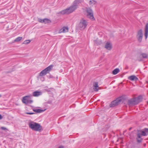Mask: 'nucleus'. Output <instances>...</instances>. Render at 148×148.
<instances>
[{
	"label": "nucleus",
	"instance_id": "nucleus-28",
	"mask_svg": "<svg viewBox=\"0 0 148 148\" xmlns=\"http://www.w3.org/2000/svg\"><path fill=\"white\" fill-rule=\"evenodd\" d=\"M48 77L49 78H54V77L51 75H50Z\"/></svg>",
	"mask_w": 148,
	"mask_h": 148
},
{
	"label": "nucleus",
	"instance_id": "nucleus-17",
	"mask_svg": "<svg viewBox=\"0 0 148 148\" xmlns=\"http://www.w3.org/2000/svg\"><path fill=\"white\" fill-rule=\"evenodd\" d=\"M93 86L94 87V88H93L94 91L96 92L97 91L99 90L98 88H97L98 87V82H95Z\"/></svg>",
	"mask_w": 148,
	"mask_h": 148
},
{
	"label": "nucleus",
	"instance_id": "nucleus-4",
	"mask_svg": "<svg viewBox=\"0 0 148 148\" xmlns=\"http://www.w3.org/2000/svg\"><path fill=\"white\" fill-rule=\"evenodd\" d=\"M53 65H49L44 69L42 70L39 73V75L37 77L39 78L40 77H42L46 75L47 74L49 73L52 69Z\"/></svg>",
	"mask_w": 148,
	"mask_h": 148
},
{
	"label": "nucleus",
	"instance_id": "nucleus-7",
	"mask_svg": "<svg viewBox=\"0 0 148 148\" xmlns=\"http://www.w3.org/2000/svg\"><path fill=\"white\" fill-rule=\"evenodd\" d=\"M121 101L122 98L121 97L118 98L116 100L111 102L110 105V107H114L119 104Z\"/></svg>",
	"mask_w": 148,
	"mask_h": 148
},
{
	"label": "nucleus",
	"instance_id": "nucleus-1",
	"mask_svg": "<svg viewBox=\"0 0 148 148\" xmlns=\"http://www.w3.org/2000/svg\"><path fill=\"white\" fill-rule=\"evenodd\" d=\"M80 2V0H75L73 2V5L66 9L57 12L56 14H61L64 15V14H69L71 13L77 9L78 7V4Z\"/></svg>",
	"mask_w": 148,
	"mask_h": 148
},
{
	"label": "nucleus",
	"instance_id": "nucleus-22",
	"mask_svg": "<svg viewBox=\"0 0 148 148\" xmlns=\"http://www.w3.org/2000/svg\"><path fill=\"white\" fill-rule=\"evenodd\" d=\"M22 38V37H19L16 38L14 40V42H18L20 41Z\"/></svg>",
	"mask_w": 148,
	"mask_h": 148
},
{
	"label": "nucleus",
	"instance_id": "nucleus-6",
	"mask_svg": "<svg viewBox=\"0 0 148 148\" xmlns=\"http://www.w3.org/2000/svg\"><path fill=\"white\" fill-rule=\"evenodd\" d=\"M88 25V22L86 20L83 18L82 19L78 24V28L81 30L85 29Z\"/></svg>",
	"mask_w": 148,
	"mask_h": 148
},
{
	"label": "nucleus",
	"instance_id": "nucleus-18",
	"mask_svg": "<svg viewBox=\"0 0 148 148\" xmlns=\"http://www.w3.org/2000/svg\"><path fill=\"white\" fill-rule=\"evenodd\" d=\"M33 110L34 112H35L37 113H40L43 112L45 110H43L40 109H33Z\"/></svg>",
	"mask_w": 148,
	"mask_h": 148
},
{
	"label": "nucleus",
	"instance_id": "nucleus-31",
	"mask_svg": "<svg viewBox=\"0 0 148 148\" xmlns=\"http://www.w3.org/2000/svg\"><path fill=\"white\" fill-rule=\"evenodd\" d=\"M2 118H3L2 116V115L1 114H0V120L2 119Z\"/></svg>",
	"mask_w": 148,
	"mask_h": 148
},
{
	"label": "nucleus",
	"instance_id": "nucleus-20",
	"mask_svg": "<svg viewBox=\"0 0 148 148\" xmlns=\"http://www.w3.org/2000/svg\"><path fill=\"white\" fill-rule=\"evenodd\" d=\"M140 56L143 58H147L148 57V55L145 53H142L140 54Z\"/></svg>",
	"mask_w": 148,
	"mask_h": 148
},
{
	"label": "nucleus",
	"instance_id": "nucleus-27",
	"mask_svg": "<svg viewBox=\"0 0 148 148\" xmlns=\"http://www.w3.org/2000/svg\"><path fill=\"white\" fill-rule=\"evenodd\" d=\"M35 113L34 112H26L25 113V114H30V115H32L35 114Z\"/></svg>",
	"mask_w": 148,
	"mask_h": 148
},
{
	"label": "nucleus",
	"instance_id": "nucleus-33",
	"mask_svg": "<svg viewBox=\"0 0 148 148\" xmlns=\"http://www.w3.org/2000/svg\"><path fill=\"white\" fill-rule=\"evenodd\" d=\"M131 129V128H130V129L129 130H130Z\"/></svg>",
	"mask_w": 148,
	"mask_h": 148
},
{
	"label": "nucleus",
	"instance_id": "nucleus-13",
	"mask_svg": "<svg viewBox=\"0 0 148 148\" xmlns=\"http://www.w3.org/2000/svg\"><path fill=\"white\" fill-rule=\"evenodd\" d=\"M69 28L68 27H64L61 29L60 30V33H65L68 32Z\"/></svg>",
	"mask_w": 148,
	"mask_h": 148
},
{
	"label": "nucleus",
	"instance_id": "nucleus-19",
	"mask_svg": "<svg viewBox=\"0 0 148 148\" xmlns=\"http://www.w3.org/2000/svg\"><path fill=\"white\" fill-rule=\"evenodd\" d=\"M120 71L119 69V68H117L114 69L112 71V74L113 75H116Z\"/></svg>",
	"mask_w": 148,
	"mask_h": 148
},
{
	"label": "nucleus",
	"instance_id": "nucleus-8",
	"mask_svg": "<svg viewBox=\"0 0 148 148\" xmlns=\"http://www.w3.org/2000/svg\"><path fill=\"white\" fill-rule=\"evenodd\" d=\"M29 96H26L23 97L22 99V102L23 103L25 104H31L33 102V100L30 99L29 98Z\"/></svg>",
	"mask_w": 148,
	"mask_h": 148
},
{
	"label": "nucleus",
	"instance_id": "nucleus-11",
	"mask_svg": "<svg viewBox=\"0 0 148 148\" xmlns=\"http://www.w3.org/2000/svg\"><path fill=\"white\" fill-rule=\"evenodd\" d=\"M139 133L142 136H146L148 134V128H145L144 130L140 131Z\"/></svg>",
	"mask_w": 148,
	"mask_h": 148
},
{
	"label": "nucleus",
	"instance_id": "nucleus-21",
	"mask_svg": "<svg viewBox=\"0 0 148 148\" xmlns=\"http://www.w3.org/2000/svg\"><path fill=\"white\" fill-rule=\"evenodd\" d=\"M45 21L44 23L45 24L46 23H50L51 22V20L48 18H44Z\"/></svg>",
	"mask_w": 148,
	"mask_h": 148
},
{
	"label": "nucleus",
	"instance_id": "nucleus-30",
	"mask_svg": "<svg viewBox=\"0 0 148 148\" xmlns=\"http://www.w3.org/2000/svg\"><path fill=\"white\" fill-rule=\"evenodd\" d=\"M41 80H42V81H43L44 80V78L43 77H41L40 78Z\"/></svg>",
	"mask_w": 148,
	"mask_h": 148
},
{
	"label": "nucleus",
	"instance_id": "nucleus-23",
	"mask_svg": "<svg viewBox=\"0 0 148 148\" xmlns=\"http://www.w3.org/2000/svg\"><path fill=\"white\" fill-rule=\"evenodd\" d=\"M96 2L94 0H90L89 1V4L90 5H94L96 3Z\"/></svg>",
	"mask_w": 148,
	"mask_h": 148
},
{
	"label": "nucleus",
	"instance_id": "nucleus-14",
	"mask_svg": "<svg viewBox=\"0 0 148 148\" xmlns=\"http://www.w3.org/2000/svg\"><path fill=\"white\" fill-rule=\"evenodd\" d=\"M128 79L131 81H136L138 80V78L134 75H132L128 77Z\"/></svg>",
	"mask_w": 148,
	"mask_h": 148
},
{
	"label": "nucleus",
	"instance_id": "nucleus-26",
	"mask_svg": "<svg viewBox=\"0 0 148 148\" xmlns=\"http://www.w3.org/2000/svg\"><path fill=\"white\" fill-rule=\"evenodd\" d=\"M38 21L39 22H40V23H44V22L45 21V20H44V19H42L41 18H38Z\"/></svg>",
	"mask_w": 148,
	"mask_h": 148
},
{
	"label": "nucleus",
	"instance_id": "nucleus-5",
	"mask_svg": "<svg viewBox=\"0 0 148 148\" xmlns=\"http://www.w3.org/2000/svg\"><path fill=\"white\" fill-rule=\"evenodd\" d=\"M86 12L87 13L86 16L88 18L92 21H94L95 20L94 16L93 11L91 8L89 7L86 8Z\"/></svg>",
	"mask_w": 148,
	"mask_h": 148
},
{
	"label": "nucleus",
	"instance_id": "nucleus-12",
	"mask_svg": "<svg viewBox=\"0 0 148 148\" xmlns=\"http://www.w3.org/2000/svg\"><path fill=\"white\" fill-rule=\"evenodd\" d=\"M148 35V23L146 24L145 29V39H147Z\"/></svg>",
	"mask_w": 148,
	"mask_h": 148
},
{
	"label": "nucleus",
	"instance_id": "nucleus-3",
	"mask_svg": "<svg viewBox=\"0 0 148 148\" xmlns=\"http://www.w3.org/2000/svg\"><path fill=\"white\" fill-rule=\"evenodd\" d=\"M142 98L141 96H139L128 100L127 104L129 105H137L142 101Z\"/></svg>",
	"mask_w": 148,
	"mask_h": 148
},
{
	"label": "nucleus",
	"instance_id": "nucleus-16",
	"mask_svg": "<svg viewBox=\"0 0 148 148\" xmlns=\"http://www.w3.org/2000/svg\"><path fill=\"white\" fill-rule=\"evenodd\" d=\"M105 48L108 50H111L112 48L111 44L107 42L105 45Z\"/></svg>",
	"mask_w": 148,
	"mask_h": 148
},
{
	"label": "nucleus",
	"instance_id": "nucleus-32",
	"mask_svg": "<svg viewBox=\"0 0 148 148\" xmlns=\"http://www.w3.org/2000/svg\"><path fill=\"white\" fill-rule=\"evenodd\" d=\"M58 148H64V147L62 146H60Z\"/></svg>",
	"mask_w": 148,
	"mask_h": 148
},
{
	"label": "nucleus",
	"instance_id": "nucleus-34",
	"mask_svg": "<svg viewBox=\"0 0 148 148\" xmlns=\"http://www.w3.org/2000/svg\"><path fill=\"white\" fill-rule=\"evenodd\" d=\"M1 97V95H0V97Z\"/></svg>",
	"mask_w": 148,
	"mask_h": 148
},
{
	"label": "nucleus",
	"instance_id": "nucleus-9",
	"mask_svg": "<svg viewBox=\"0 0 148 148\" xmlns=\"http://www.w3.org/2000/svg\"><path fill=\"white\" fill-rule=\"evenodd\" d=\"M143 37V31L142 29L138 30L137 32L136 38L139 42H141Z\"/></svg>",
	"mask_w": 148,
	"mask_h": 148
},
{
	"label": "nucleus",
	"instance_id": "nucleus-10",
	"mask_svg": "<svg viewBox=\"0 0 148 148\" xmlns=\"http://www.w3.org/2000/svg\"><path fill=\"white\" fill-rule=\"evenodd\" d=\"M137 138L136 139L138 143H140L142 142L143 139L141 138V136H142L139 132H138L137 134Z\"/></svg>",
	"mask_w": 148,
	"mask_h": 148
},
{
	"label": "nucleus",
	"instance_id": "nucleus-15",
	"mask_svg": "<svg viewBox=\"0 0 148 148\" xmlns=\"http://www.w3.org/2000/svg\"><path fill=\"white\" fill-rule=\"evenodd\" d=\"M42 94V92L41 91H36L33 93V95L34 97H38Z\"/></svg>",
	"mask_w": 148,
	"mask_h": 148
},
{
	"label": "nucleus",
	"instance_id": "nucleus-29",
	"mask_svg": "<svg viewBox=\"0 0 148 148\" xmlns=\"http://www.w3.org/2000/svg\"><path fill=\"white\" fill-rule=\"evenodd\" d=\"M1 129L3 130H7V129L5 127H1Z\"/></svg>",
	"mask_w": 148,
	"mask_h": 148
},
{
	"label": "nucleus",
	"instance_id": "nucleus-24",
	"mask_svg": "<svg viewBox=\"0 0 148 148\" xmlns=\"http://www.w3.org/2000/svg\"><path fill=\"white\" fill-rule=\"evenodd\" d=\"M95 43L97 45H101L102 43V42L101 40H99V41H98L97 40L95 41Z\"/></svg>",
	"mask_w": 148,
	"mask_h": 148
},
{
	"label": "nucleus",
	"instance_id": "nucleus-25",
	"mask_svg": "<svg viewBox=\"0 0 148 148\" xmlns=\"http://www.w3.org/2000/svg\"><path fill=\"white\" fill-rule=\"evenodd\" d=\"M30 42H31V41L30 40H27L24 41L23 42V44H28Z\"/></svg>",
	"mask_w": 148,
	"mask_h": 148
},
{
	"label": "nucleus",
	"instance_id": "nucleus-2",
	"mask_svg": "<svg viewBox=\"0 0 148 148\" xmlns=\"http://www.w3.org/2000/svg\"><path fill=\"white\" fill-rule=\"evenodd\" d=\"M30 128L35 131H41L42 130V127L39 123L34 122H30L29 123Z\"/></svg>",
	"mask_w": 148,
	"mask_h": 148
}]
</instances>
